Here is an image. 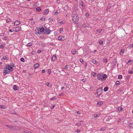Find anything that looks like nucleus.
<instances>
[{"label": "nucleus", "instance_id": "3", "mask_svg": "<svg viewBox=\"0 0 133 133\" xmlns=\"http://www.w3.org/2000/svg\"><path fill=\"white\" fill-rule=\"evenodd\" d=\"M108 77V76L105 74L104 73L99 74H97V78L99 81L102 82L105 80Z\"/></svg>", "mask_w": 133, "mask_h": 133}, {"label": "nucleus", "instance_id": "48", "mask_svg": "<svg viewBox=\"0 0 133 133\" xmlns=\"http://www.w3.org/2000/svg\"><path fill=\"white\" fill-rule=\"evenodd\" d=\"M50 45H51L52 46H55V45L53 43H50Z\"/></svg>", "mask_w": 133, "mask_h": 133}, {"label": "nucleus", "instance_id": "29", "mask_svg": "<svg viewBox=\"0 0 133 133\" xmlns=\"http://www.w3.org/2000/svg\"><path fill=\"white\" fill-rule=\"evenodd\" d=\"M20 61L23 62H25L24 59V58L23 57L21 58L20 59Z\"/></svg>", "mask_w": 133, "mask_h": 133}, {"label": "nucleus", "instance_id": "12", "mask_svg": "<svg viewBox=\"0 0 133 133\" xmlns=\"http://www.w3.org/2000/svg\"><path fill=\"white\" fill-rule=\"evenodd\" d=\"M21 27H16L15 28V30L16 31H19L21 30Z\"/></svg>", "mask_w": 133, "mask_h": 133}, {"label": "nucleus", "instance_id": "24", "mask_svg": "<svg viewBox=\"0 0 133 133\" xmlns=\"http://www.w3.org/2000/svg\"><path fill=\"white\" fill-rule=\"evenodd\" d=\"M120 84V83L118 81H116L115 83V84H116L117 85H119Z\"/></svg>", "mask_w": 133, "mask_h": 133}, {"label": "nucleus", "instance_id": "41", "mask_svg": "<svg viewBox=\"0 0 133 133\" xmlns=\"http://www.w3.org/2000/svg\"><path fill=\"white\" fill-rule=\"evenodd\" d=\"M94 115L95 118H96L97 117V116H98L96 114H94Z\"/></svg>", "mask_w": 133, "mask_h": 133}, {"label": "nucleus", "instance_id": "27", "mask_svg": "<svg viewBox=\"0 0 133 133\" xmlns=\"http://www.w3.org/2000/svg\"><path fill=\"white\" fill-rule=\"evenodd\" d=\"M80 4L81 5V6L82 7L84 6V5H83V4H84V3L82 1H81V2Z\"/></svg>", "mask_w": 133, "mask_h": 133}, {"label": "nucleus", "instance_id": "33", "mask_svg": "<svg viewBox=\"0 0 133 133\" xmlns=\"http://www.w3.org/2000/svg\"><path fill=\"white\" fill-rule=\"evenodd\" d=\"M11 19L10 18H8L6 20V21L7 23H9L10 22Z\"/></svg>", "mask_w": 133, "mask_h": 133}, {"label": "nucleus", "instance_id": "7", "mask_svg": "<svg viewBox=\"0 0 133 133\" xmlns=\"http://www.w3.org/2000/svg\"><path fill=\"white\" fill-rule=\"evenodd\" d=\"M5 126L8 127L9 128L11 129H12L14 128V127L9 125H6Z\"/></svg>", "mask_w": 133, "mask_h": 133}, {"label": "nucleus", "instance_id": "26", "mask_svg": "<svg viewBox=\"0 0 133 133\" xmlns=\"http://www.w3.org/2000/svg\"><path fill=\"white\" fill-rule=\"evenodd\" d=\"M98 42H99V44L100 45L103 44V42L101 40H99V41H98Z\"/></svg>", "mask_w": 133, "mask_h": 133}, {"label": "nucleus", "instance_id": "8", "mask_svg": "<svg viewBox=\"0 0 133 133\" xmlns=\"http://www.w3.org/2000/svg\"><path fill=\"white\" fill-rule=\"evenodd\" d=\"M103 103V102L102 101H100L98 102L97 103V105L99 107L101 105H102Z\"/></svg>", "mask_w": 133, "mask_h": 133}, {"label": "nucleus", "instance_id": "37", "mask_svg": "<svg viewBox=\"0 0 133 133\" xmlns=\"http://www.w3.org/2000/svg\"><path fill=\"white\" fill-rule=\"evenodd\" d=\"M89 13L87 12L85 14V15L87 17H88L89 16Z\"/></svg>", "mask_w": 133, "mask_h": 133}, {"label": "nucleus", "instance_id": "38", "mask_svg": "<svg viewBox=\"0 0 133 133\" xmlns=\"http://www.w3.org/2000/svg\"><path fill=\"white\" fill-rule=\"evenodd\" d=\"M102 31V29H99L97 30V31L99 33H100L101 31Z\"/></svg>", "mask_w": 133, "mask_h": 133}, {"label": "nucleus", "instance_id": "6", "mask_svg": "<svg viewBox=\"0 0 133 133\" xmlns=\"http://www.w3.org/2000/svg\"><path fill=\"white\" fill-rule=\"evenodd\" d=\"M57 39L59 41H63L65 40V38L63 36L61 35L58 37Z\"/></svg>", "mask_w": 133, "mask_h": 133}, {"label": "nucleus", "instance_id": "15", "mask_svg": "<svg viewBox=\"0 0 133 133\" xmlns=\"http://www.w3.org/2000/svg\"><path fill=\"white\" fill-rule=\"evenodd\" d=\"M46 86H48L49 87H51L52 85L51 84V83H46Z\"/></svg>", "mask_w": 133, "mask_h": 133}, {"label": "nucleus", "instance_id": "9", "mask_svg": "<svg viewBox=\"0 0 133 133\" xmlns=\"http://www.w3.org/2000/svg\"><path fill=\"white\" fill-rule=\"evenodd\" d=\"M20 24V22L19 21H16L14 22V24L15 25H18Z\"/></svg>", "mask_w": 133, "mask_h": 133}, {"label": "nucleus", "instance_id": "18", "mask_svg": "<svg viewBox=\"0 0 133 133\" xmlns=\"http://www.w3.org/2000/svg\"><path fill=\"white\" fill-rule=\"evenodd\" d=\"M49 12V11L48 10H45L44 12V14L45 15L47 14Z\"/></svg>", "mask_w": 133, "mask_h": 133}, {"label": "nucleus", "instance_id": "40", "mask_svg": "<svg viewBox=\"0 0 133 133\" xmlns=\"http://www.w3.org/2000/svg\"><path fill=\"white\" fill-rule=\"evenodd\" d=\"M128 73L129 74H133V71L129 70L128 71Z\"/></svg>", "mask_w": 133, "mask_h": 133}, {"label": "nucleus", "instance_id": "50", "mask_svg": "<svg viewBox=\"0 0 133 133\" xmlns=\"http://www.w3.org/2000/svg\"><path fill=\"white\" fill-rule=\"evenodd\" d=\"M82 81L83 82H85L86 81V79H82Z\"/></svg>", "mask_w": 133, "mask_h": 133}, {"label": "nucleus", "instance_id": "30", "mask_svg": "<svg viewBox=\"0 0 133 133\" xmlns=\"http://www.w3.org/2000/svg\"><path fill=\"white\" fill-rule=\"evenodd\" d=\"M127 63L128 64L130 63V65H131L132 63V62H131V60H129L128 61Z\"/></svg>", "mask_w": 133, "mask_h": 133}, {"label": "nucleus", "instance_id": "45", "mask_svg": "<svg viewBox=\"0 0 133 133\" xmlns=\"http://www.w3.org/2000/svg\"><path fill=\"white\" fill-rule=\"evenodd\" d=\"M105 129V128H102L100 130L102 131H103Z\"/></svg>", "mask_w": 133, "mask_h": 133}, {"label": "nucleus", "instance_id": "25", "mask_svg": "<svg viewBox=\"0 0 133 133\" xmlns=\"http://www.w3.org/2000/svg\"><path fill=\"white\" fill-rule=\"evenodd\" d=\"M91 74L93 76L95 77L97 73L93 72L91 73Z\"/></svg>", "mask_w": 133, "mask_h": 133}, {"label": "nucleus", "instance_id": "62", "mask_svg": "<svg viewBox=\"0 0 133 133\" xmlns=\"http://www.w3.org/2000/svg\"><path fill=\"white\" fill-rule=\"evenodd\" d=\"M61 88L62 89H63L64 88V87H62Z\"/></svg>", "mask_w": 133, "mask_h": 133}, {"label": "nucleus", "instance_id": "55", "mask_svg": "<svg viewBox=\"0 0 133 133\" xmlns=\"http://www.w3.org/2000/svg\"><path fill=\"white\" fill-rule=\"evenodd\" d=\"M80 132V130L79 129H77V132Z\"/></svg>", "mask_w": 133, "mask_h": 133}, {"label": "nucleus", "instance_id": "23", "mask_svg": "<svg viewBox=\"0 0 133 133\" xmlns=\"http://www.w3.org/2000/svg\"><path fill=\"white\" fill-rule=\"evenodd\" d=\"M123 110V108L122 107H119L118 108V110L119 111H121Z\"/></svg>", "mask_w": 133, "mask_h": 133}, {"label": "nucleus", "instance_id": "47", "mask_svg": "<svg viewBox=\"0 0 133 133\" xmlns=\"http://www.w3.org/2000/svg\"><path fill=\"white\" fill-rule=\"evenodd\" d=\"M63 30V28H60L59 29V31H60V32H61Z\"/></svg>", "mask_w": 133, "mask_h": 133}, {"label": "nucleus", "instance_id": "4", "mask_svg": "<svg viewBox=\"0 0 133 133\" xmlns=\"http://www.w3.org/2000/svg\"><path fill=\"white\" fill-rule=\"evenodd\" d=\"M72 19L73 23L76 24L78 22L79 19L78 17L77 16V15L76 14L73 13L72 14Z\"/></svg>", "mask_w": 133, "mask_h": 133}, {"label": "nucleus", "instance_id": "42", "mask_svg": "<svg viewBox=\"0 0 133 133\" xmlns=\"http://www.w3.org/2000/svg\"><path fill=\"white\" fill-rule=\"evenodd\" d=\"M40 20L41 21H44L45 20V18H44L42 17L40 18Z\"/></svg>", "mask_w": 133, "mask_h": 133}, {"label": "nucleus", "instance_id": "64", "mask_svg": "<svg viewBox=\"0 0 133 133\" xmlns=\"http://www.w3.org/2000/svg\"><path fill=\"white\" fill-rule=\"evenodd\" d=\"M96 51H97V50H95L94 51V52H96Z\"/></svg>", "mask_w": 133, "mask_h": 133}, {"label": "nucleus", "instance_id": "43", "mask_svg": "<svg viewBox=\"0 0 133 133\" xmlns=\"http://www.w3.org/2000/svg\"><path fill=\"white\" fill-rule=\"evenodd\" d=\"M10 65H11L12 66V67L13 68L15 67V66L14 65V63H12Z\"/></svg>", "mask_w": 133, "mask_h": 133}, {"label": "nucleus", "instance_id": "49", "mask_svg": "<svg viewBox=\"0 0 133 133\" xmlns=\"http://www.w3.org/2000/svg\"><path fill=\"white\" fill-rule=\"evenodd\" d=\"M76 113H77V114H80V112L79 111H77L76 112Z\"/></svg>", "mask_w": 133, "mask_h": 133}, {"label": "nucleus", "instance_id": "58", "mask_svg": "<svg viewBox=\"0 0 133 133\" xmlns=\"http://www.w3.org/2000/svg\"><path fill=\"white\" fill-rule=\"evenodd\" d=\"M0 108L3 109V107L2 105H0Z\"/></svg>", "mask_w": 133, "mask_h": 133}, {"label": "nucleus", "instance_id": "22", "mask_svg": "<svg viewBox=\"0 0 133 133\" xmlns=\"http://www.w3.org/2000/svg\"><path fill=\"white\" fill-rule=\"evenodd\" d=\"M56 96H54L50 98V99L51 101L55 100L56 99Z\"/></svg>", "mask_w": 133, "mask_h": 133}, {"label": "nucleus", "instance_id": "5", "mask_svg": "<svg viewBox=\"0 0 133 133\" xmlns=\"http://www.w3.org/2000/svg\"><path fill=\"white\" fill-rule=\"evenodd\" d=\"M103 89L101 87H99L98 89L97 90L96 94H97L98 96H100L102 94Z\"/></svg>", "mask_w": 133, "mask_h": 133}, {"label": "nucleus", "instance_id": "34", "mask_svg": "<svg viewBox=\"0 0 133 133\" xmlns=\"http://www.w3.org/2000/svg\"><path fill=\"white\" fill-rule=\"evenodd\" d=\"M130 127L133 128V123H130L129 125Z\"/></svg>", "mask_w": 133, "mask_h": 133}, {"label": "nucleus", "instance_id": "52", "mask_svg": "<svg viewBox=\"0 0 133 133\" xmlns=\"http://www.w3.org/2000/svg\"><path fill=\"white\" fill-rule=\"evenodd\" d=\"M63 95V94L62 93L61 94L59 95V96H62Z\"/></svg>", "mask_w": 133, "mask_h": 133}, {"label": "nucleus", "instance_id": "36", "mask_svg": "<svg viewBox=\"0 0 133 133\" xmlns=\"http://www.w3.org/2000/svg\"><path fill=\"white\" fill-rule=\"evenodd\" d=\"M3 59H4V60H7L8 59V58H7L6 56H4L3 57Z\"/></svg>", "mask_w": 133, "mask_h": 133}, {"label": "nucleus", "instance_id": "19", "mask_svg": "<svg viewBox=\"0 0 133 133\" xmlns=\"http://www.w3.org/2000/svg\"><path fill=\"white\" fill-rule=\"evenodd\" d=\"M92 62L94 64H96L97 63V61L95 59H92Z\"/></svg>", "mask_w": 133, "mask_h": 133}, {"label": "nucleus", "instance_id": "16", "mask_svg": "<svg viewBox=\"0 0 133 133\" xmlns=\"http://www.w3.org/2000/svg\"><path fill=\"white\" fill-rule=\"evenodd\" d=\"M76 51L75 49L72 50V53L73 55H74V54H76Z\"/></svg>", "mask_w": 133, "mask_h": 133}, {"label": "nucleus", "instance_id": "2", "mask_svg": "<svg viewBox=\"0 0 133 133\" xmlns=\"http://www.w3.org/2000/svg\"><path fill=\"white\" fill-rule=\"evenodd\" d=\"M40 31L42 33L48 35L51 32V31L49 29H48L47 27L43 26L40 27L39 28Z\"/></svg>", "mask_w": 133, "mask_h": 133}, {"label": "nucleus", "instance_id": "54", "mask_svg": "<svg viewBox=\"0 0 133 133\" xmlns=\"http://www.w3.org/2000/svg\"><path fill=\"white\" fill-rule=\"evenodd\" d=\"M41 52V50H38L37 51V52L38 53H40Z\"/></svg>", "mask_w": 133, "mask_h": 133}, {"label": "nucleus", "instance_id": "51", "mask_svg": "<svg viewBox=\"0 0 133 133\" xmlns=\"http://www.w3.org/2000/svg\"><path fill=\"white\" fill-rule=\"evenodd\" d=\"M60 23H61V24H64V22L63 21H62L60 22Z\"/></svg>", "mask_w": 133, "mask_h": 133}, {"label": "nucleus", "instance_id": "21", "mask_svg": "<svg viewBox=\"0 0 133 133\" xmlns=\"http://www.w3.org/2000/svg\"><path fill=\"white\" fill-rule=\"evenodd\" d=\"M124 52V49H122L121 50V51L120 52V54L121 55H123Z\"/></svg>", "mask_w": 133, "mask_h": 133}, {"label": "nucleus", "instance_id": "10", "mask_svg": "<svg viewBox=\"0 0 133 133\" xmlns=\"http://www.w3.org/2000/svg\"><path fill=\"white\" fill-rule=\"evenodd\" d=\"M57 59V57L55 55H54L52 56L51 58V60L52 61H55Z\"/></svg>", "mask_w": 133, "mask_h": 133}, {"label": "nucleus", "instance_id": "1", "mask_svg": "<svg viewBox=\"0 0 133 133\" xmlns=\"http://www.w3.org/2000/svg\"><path fill=\"white\" fill-rule=\"evenodd\" d=\"M3 72L4 75H6V74H9L10 72H12L14 70L11 65L8 64L5 66Z\"/></svg>", "mask_w": 133, "mask_h": 133}, {"label": "nucleus", "instance_id": "11", "mask_svg": "<svg viewBox=\"0 0 133 133\" xmlns=\"http://www.w3.org/2000/svg\"><path fill=\"white\" fill-rule=\"evenodd\" d=\"M39 66V64L38 63L35 64L34 66V67L35 69L37 68Z\"/></svg>", "mask_w": 133, "mask_h": 133}, {"label": "nucleus", "instance_id": "20", "mask_svg": "<svg viewBox=\"0 0 133 133\" xmlns=\"http://www.w3.org/2000/svg\"><path fill=\"white\" fill-rule=\"evenodd\" d=\"M32 45V43H29L28 44H26V45L27 46H31Z\"/></svg>", "mask_w": 133, "mask_h": 133}, {"label": "nucleus", "instance_id": "44", "mask_svg": "<svg viewBox=\"0 0 133 133\" xmlns=\"http://www.w3.org/2000/svg\"><path fill=\"white\" fill-rule=\"evenodd\" d=\"M80 61L81 63H83V61L82 59H80Z\"/></svg>", "mask_w": 133, "mask_h": 133}, {"label": "nucleus", "instance_id": "63", "mask_svg": "<svg viewBox=\"0 0 133 133\" xmlns=\"http://www.w3.org/2000/svg\"><path fill=\"white\" fill-rule=\"evenodd\" d=\"M84 26L85 27H86L87 26H86V25H85V24H84Z\"/></svg>", "mask_w": 133, "mask_h": 133}, {"label": "nucleus", "instance_id": "31", "mask_svg": "<svg viewBox=\"0 0 133 133\" xmlns=\"http://www.w3.org/2000/svg\"><path fill=\"white\" fill-rule=\"evenodd\" d=\"M81 124V122H78L76 124V125L77 126H80Z\"/></svg>", "mask_w": 133, "mask_h": 133}, {"label": "nucleus", "instance_id": "59", "mask_svg": "<svg viewBox=\"0 0 133 133\" xmlns=\"http://www.w3.org/2000/svg\"><path fill=\"white\" fill-rule=\"evenodd\" d=\"M52 18H50L49 19V21H51V20H52Z\"/></svg>", "mask_w": 133, "mask_h": 133}, {"label": "nucleus", "instance_id": "53", "mask_svg": "<svg viewBox=\"0 0 133 133\" xmlns=\"http://www.w3.org/2000/svg\"><path fill=\"white\" fill-rule=\"evenodd\" d=\"M42 72L43 73H44L45 72V70H42Z\"/></svg>", "mask_w": 133, "mask_h": 133}, {"label": "nucleus", "instance_id": "13", "mask_svg": "<svg viewBox=\"0 0 133 133\" xmlns=\"http://www.w3.org/2000/svg\"><path fill=\"white\" fill-rule=\"evenodd\" d=\"M18 86L16 85H14L13 87V89L14 90L16 91L17 90Z\"/></svg>", "mask_w": 133, "mask_h": 133}, {"label": "nucleus", "instance_id": "56", "mask_svg": "<svg viewBox=\"0 0 133 133\" xmlns=\"http://www.w3.org/2000/svg\"><path fill=\"white\" fill-rule=\"evenodd\" d=\"M4 39H5V40H6L8 39V38L7 37H5Z\"/></svg>", "mask_w": 133, "mask_h": 133}, {"label": "nucleus", "instance_id": "60", "mask_svg": "<svg viewBox=\"0 0 133 133\" xmlns=\"http://www.w3.org/2000/svg\"><path fill=\"white\" fill-rule=\"evenodd\" d=\"M2 64V63L1 62H0V67H1Z\"/></svg>", "mask_w": 133, "mask_h": 133}, {"label": "nucleus", "instance_id": "46", "mask_svg": "<svg viewBox=\"0 0 133 133\" xmlns=\"http://www.w3.org/2000/svg\"><path fill=\"white\" fill-rule=\"evenodd\" d=\"M104 61L105 63H107V60L106 59H104L103 60Z\"/></svg>", "mask_w": 133, "mask_h": 133}, {"label": "nucleus", "instance_id": "32", "mask_svg": "<svg viewBox=\"0 0 133 133\" xmlns=\"http://www.w3.org/2000/svg\"><path fill=\"white\" fill-rule=\"evenodd\" d=\"M122 78V75H118V79H121Z\"/></svg>", "mask_w": 133, "mask_h": 133}, {"label": "nucleus", "instance_id": "39", "mask_svg": "<svg viewBox=\"0 0 133 133\" xmlns=\"http://www.w3.org/2000/svg\"><path fill=\"white\" fill-rule=\"evenodd\" d=\"M58 10L56 11V12H55V14L56 15H58L59 13V12L58 11Z\"/></svg>", "mask_w": 133, "mask_h": 133}, {"label": "nucleus", "instance_id": "17", "mask_svg": "<svg viewBox=\"0 0 133 133\" xmlns=\"http://www.w3.org/2000/svg\"><path fill=\"white\" fill-rule=\"evenodd\" d=\"M36 10L38 12H39L41 11V9L40 7H38L36 8Z\"/></svg>", "mask_w": 133, "mask_h": 133}, {"label": "nucleus", "instance_id": "61", "mask_svg": "<svg viewBox=\"0 0 133 133\" xmlns=\"http://www.w3.org/2000/svg\"><path fill=\"white\" fill-rule=\"evenodd\" d=\"M9 31L10 32H12V30H9Z\"/></svg>", "mask_w": 133, "mask_h": 133}, {"label": "nucleus", "instance_id": "28", "mask_svg": "<svg viewBox=\"0 0 133 133\" xmlns=\"http://www.w3.org/2000/svg\"><path fill=\"white\" fill-rule=\"evenodd\" d=\"M5 45L3 44H2L0 46V48L1 49H3Z\"/></svg>", "mask_w": 133, "mask_h": 133}, {"label": "nucleus", "instance_id": "57", "mask_svg": "<svg viewBox=\"0 0 133 133\" xmlns=\"http://www.w3.org/2000/svg\"><path fill=\"white\" fill-rule=\"evenodd\" d=\"M64 68L65 69H67L68 68V67H67V65H65V67H64Z\"/></svg>", "mask_w": 133, "mask_h": 133}, {"label": "nucleus", "instance_id": "14", "mask_svg": "<svg viewBox=\"0 0 133 133\" xmlns=\"http://www.w3.org/2000/svg\"><path fill=\"white\" fill-rule=\"evenodd\" d=\"M108 87H106L104 88V92H106L108 90Z\"/></svg>", "mask_w": 133, "mask_h": 133}, {"label": "nucleus", "instance_id": "35", "mask_svg": "<svg viewBox=\"0 0 133 133\" xmlns=\"http://www.w3.org/2000/svg\"><path fill=\"white\" fill-rule=\"evenodd\" d=\"M129 48H133V43L131 44L129 46H128Z\"/></svg>", "mask_w": 133, "mask_h": 133}]
</instances>
